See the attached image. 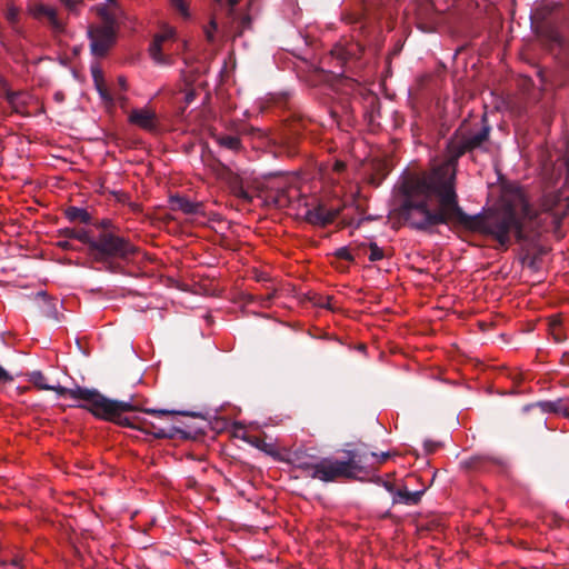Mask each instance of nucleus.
Here are the masks:
<instances>
[{"label":"nucleus","mask_w":569,"mask_h":569,"mask_svg":"<svg viewBox=\"0 0 569 569\" xmlns=\"http://www.w3.org/2000/svg\"><path fill=\"white\" fill-rule=\"evenodd\" d=\"M398 191L401 198L400 214L415 229L459 222L492 237L501 246L509 243L511 232L518 239L522 238L521 220L511 208L472 218L462 211L458 203L452 163L431 172L403 177Z\"/></svg>","instance_id":"obj_1"},{"label":"nucleus","mask_w":569,"mask_h":569,"mask_svg":"<svg viewBox=\"0 0 569 569\" xmlns=\"http://www.w3.org/2000/svg\"><path fill=\"white\" fill-rule=\"evenodd\" d=\"M110 402L117 406L112 413L96 416L97 418L108 420L120 426L136 428L157 438H171L176 432L180 431L179 427L174 425V420L178 416V412L174 410L146 409L143 412L150 418L140 416L128 418L123 417V412L136 409L130 402L114 400H110Z\"/></svg>","instance_id":"obj_2"},{"label":"nucleus","mask_w":569,"mask_h":569,"mask_svg":"<svg viewBox=\"0 0 569 569\" xmlns=\"http://www.w3.org/2000/svg\"><path fill=\"white\" fill-rule=\"evenodd\" d=\"M28 380L40 390H52L61 397L70 398L74 401L73 406L84 408L93 416L110 415L117 408L114 403L110 402V399L96 390L81 387L70 389L60 385H50L47 382L46 376L39 370L30 372Z\"/></svg>","instance_id":"obj_3"},{"label":"nucleus","mask_w":569,"mask_h":569,"mask_svg":"<svg viewBox=\"0 0 569 569\" xmlns=\"http://www.w3.org/2000/svg\"><path fill=\"white\" fill-rule=\"evenodd\" d=\"M489 131L490 128L488 126H483L477 132L468 131L465 127L459 128L447 146L449 159L441 164L433 167L429 172L439 169L446 163H452L453 170L456 171L457 159L467 151L473 150L487 141L489 138Z\"/></svg>","instance_id":"obj_4"},{"label":"nucleus","mask_w":569,"mask_h":569,"mask_svg":"<svg viewBox=\"0 0 569 569\" xmlns=\"http://www.w3.org/2000/svg\"><path fill=\"white\" fill-rule=\"evenodd\" d=\"M104 24L91 27L88 31L91 51L97 57H102L116 41L114 21L102 12Z\"/></svg>","instance_id":"obj_5"},{"label":"nucleus","mask_w":569,"mask_h":569,"mask_svg":"<svg viewBox=\"0 0 569 569\" xmlns=\"http://www.w3.org/2000/svg\"><path fill=\"white\" fill-rule=\"evenodd\" d=\"M92 249L109 257L128 258L136 252V247L128 240L111 233H104L92 242Z\"/></svg>","instance_id":"obj_6"},{"label":"nucleus","mask_w":569,"mask_h":569,"mask_svg":"<svg viewBox=\"0 0 569 569\" xmlns=\"http://www.w3.org/2000/svg\"><path fill=\"white\" fill-rule=\"evenodd\" d=\"M347 465L341 460L333 458L318 459L312 472V479H318L325 482L335 481L340 477H346L345 471Z\"/></svg>","instance_id":"obj_7"},{"label":"nucleus","mask_w":569,"mask_h":569,"mask_svg":"<svg viewBox=\"0 0 569 569\" xmlns=\"http://www.w3.org/2000/svg\"><path fill=\"white\" fill-rule=\"evenodd\" d=\"M176 29L170 26H163L154 37L149 47V54L157 63L167 62L162 54L168 49V43L176 40Z\"/></svg>","instance_id":"obj_8"},{"label":"nucleus","mask_w":569,"mask_h":569,"mask_svg":"<svg viewBox=\"0 0 569 569\" xmlns=\"http://www.w3.org/2000/svg\"><path fill=\"white\" fill-rule=\"evenodd\" d=\"M128 121L148 132L156 131L159 124L157 113L148 107L132 109L128 116Z\"/></svg>","instance_id":"obj_9"},{"label":"nucleus","mask_w":569,"mask_h":569,"mask_svg":"<svg viewBox=\"0 0 569 569\" xmlns=\"http://www.w3.org/2000/svg\"><path fill=\"white\" fill-rule=\"evenodd\" d=\"M339 213L340 208H328L323 204H318L312 209H308L305 218L311 224L323 227L331 223Z\"/></svg>","instance_id":"obj_10"},{"label":"nucleus","mask_w":569,"mask_h":569,"mask_svg":"<svg viewBox=\"0 0 569 569\" xmlns=\"http://www.w3.org/2000/svg\"><path fill=\"white\" fill-rule=\"evenodd\" d=\"M342 463L347 465V470L345 471L346 478L355 477L358 472H361L367 468H373L370 453H362L357 450L349 451L348 459L342 461Z\"/></svg>","instance_id":"obj_11"},{"label":"nucleus","mask_w":569,"mask_h":569,"mask_svg":"<svg viewBox=\"0 0 569 569\" xmlns=\"http://www.w3.org/2000/svg\"><path fill=\"white\" fill-rule=\"evenodd\" d=\"M6 98L13 111L22 116H29V107L38 101L29 91H7Z\"/></svg>","instance_id":"obj_12"},{"label":"nucleus","mask_w":569,"mask_h":569,"mask_svg":"<svg viewBox=\"0 0 569 569\" xmlns=\"http://www.w3.org/2000/svg\"><path fill=\"white\" fill-rule=\"evenodd\" d=\"M29 13L36 19L46 18L56 31L62 30V24L57 17L54 8L43 3H34L29 7Z\"/></svg>","instance_id":"obj_13"},{"label":"nucleus","mask_w":569,"mask_h":569,"mask_svg":"<svg viewBox=\"0 0 569 569\" xmlns=\"http://www.w3.org/2000/svg\"><path fill=\"white\" fill-rule=\"evenodd\" d=\"M170 206L173 210H180L187 214H197L201 212L202 206L200 202L190 201L183 197H170Z\"/></svg>","instance_id":"obj_14"},{"label":"nucleus","mask_w":569,"mask_h":569,"mask_svg":"<svg viewBox=\"0 0 569 569\" xmlns=\"http://www.w3.org/2000/svg\"><path fill=\"white\" fill-rule=\"evenodd\" d=\"M317 460V458L306 453L295 452L291 462L297 469H300L306 477L312 478Z\"/></svg>","instance_id":"obj_15"},{"label":"nucleus","mask_w":569,"mask_h":569,"mask_svg":"<svg viewBox=\"0 0 569 569\" xmlns=\"http://www.w3.org/2000/svg\"><path fill=\"white\" fill-rule=\"evenodd\" d=\"M292 188L284 189L280 183H277L276 193L267 194L266 199L272 202L278 208H286L290 206Z\"/></svg>","instance_id":"obj_16"},{"label":"nucleus","mask_w":569,"mask_h":569,"mask_svg":"<svg viewBox=\"0 0 569 569\" xmlns=\"http://www.w3.org/2000/svg\"><path fill=\"white\" fill-rule=\"evenodd\" d=\"M422 491L397 490L393 496L395 503L416 505L421 499Z\"/></svg>","instance_id":"obj_17"},{"label":"nucleus","mask_w":569,"mask_h":569,"mask_svg":"<svg viewBox=\"0 0 569 569\" xmlns=\"http://www.w3.org/2000/svg\"><path fill=\"white\" fill-rule=\"evenodd\" d=\"M537 406L547 413H559L562 416H568V408L565 405L563 400L557 399L555 401H540Z\"/></svg>","instance_id":"obj_18"},{"label":"nucleus","mask_w":569,"mask_h":569,"mask_svg":"<svg viewBox=\"0 0 569 569\" xmlns=\"http://www.w3.org/2000/svg\"><path fill=\"white\" fill-rule=\"evenodd\" d=\"M238 437H240L239 433H237ZM241 438L250 443L251 446L258 448L259 450L268 453V455H276V448L271 443H267L264 440L260 439L259 437H256V436H247V435H241Z\"/></svg>","instance_id":"obj_19"},{"label":"nucleus","mask_w":569,"mask_h":569,"mask_svg":"<svg viewBox=\"0 0 569 569\" xmlns=\"http://www.w3.org/2000/svg\"><path fill=\"white\" fill-rule=\"evenodd\" d=\"M66 216L71 221L79 220L83 223H89L91 220L89 212L87 210L78 208V207L68 208L66 210Z\"/></svg>","instance_id":"obj_20"},{"label":"nucleus","mask_w":569,"mask_h":569,"mask_svg":"<svg viewBox=\"0 0 569 569\" xmlns=\"http://www.w3.org/2000/svg\"><path fill=\"white\" fill-rule=\"evenodd\" d=\"M231 192L239 199L243 200L244 202H251L253 199V196L243 188L242 183L239 182L237 179L230 183Z\"/></svg>","instance_id":"obj_21"},{"label":"nucleus","mask_w":569,"mask_h":569,"mask_svg":"<svg viewBox=\"0 0 569 569\" xmlns=\"http://www.w3.org/2000/svg\"><path fill=\"white\" fill-rule=\"evenodd\" d=\"M66 234L69 238L77 239L83 243H88L92 248V242H96V240H92L89 232L87 230H67Z\"/></svg>","instance_id":"obj_22"},{"label":"nucleus","mask_w":569,"mask_h":569,"mask_svg":"<svg viewBox=\"0 0 569 569\" xmlns=\"http://www.w3.org/2000/svg\"><path fill=\"white\" fill-rule=\"evenodd\" d=\"M170 3L183 19L190 18L189 4L186 0H170Z\"/></svg>","instance_id":"obj_23"},{"label":"nucleus","mask_w":569,"mask_h":569,"mask_svg":"<svg viewBox=\"0 0 569 569\" xmlns=\"http://www.w3.org/2000/svg\"><path fill=\"white\" fill-rule=\"evenodd\" d=\"M219 143L230 150H238L241 146L240 139L233 136L221 137Z\"/></svg>","instance_id":"obj_24"},{"label":"nucleus","mask_w":569,"mask_h":569,"mask_svg":"<svg viewBox=\"0 0 569 569\" xmlns=\"http://www.w3.org/2000/svg\"><path fill=\"white\" fill-rule=\"evenodd\" d=\"M385 252L376 242L369 243V256L368 259L372 262L383 259Z\"/></svg>","instance_id":"obj_25"},{"label":"nucleus","mask_w":569,"mask_h":569,"mask_svg":"<svg viewBox=\"0 0 569 569\" xmlns=\"http://www.w3.org/2000/svg\"><path fill=\"white\" fill-rule=\"evenodd\" d=\"M91 74L93 79L94 87L106 83L103 71L98 64L91 66Z\"/></svg>","instance_id":"obj_26"},{"label":"nucleus","mask_w":569,"mask_h":569,"mask_svg":"<svg viewBox=\"0 0 569 569\" xmlns=\"http://www.w3.org/2000/svg\"><path fill=\"white\" fill-rule=\"evenodd\" d=\"M100 98L108 104V106H112L113 104V97L111 96V93L109 92L106 83L103 84H100V86H97L96 87Z\"/></svg>","instance_id":"obj_27"},{"label":"nucleus","mask_w":569,"mask_h":569,"mask_svg":"<svg viewBox=\"0 0 569 569\" xmlns=\"http://www.w3.org/2000/svg\"><path fill=\"white\" fill-rule=\"evenodd\" d=\"M19 13L20 11L14 4H8L6 10V18L10 23L14 24L18 22Z\"/></svg>","instance_id":"obj_28"},{"label":"nucleus","mask_w":569,"mask_h":569,"mask_svg":"<svg viewBox=\"0 0 569 569\" xmlns=\"http://www.w3.org/2000/svg\"><path fill=\"white\" fill-rule=\"evenodd\" d=\"M389 457H390L389 452H381V453L370 452L371 463H373V468H376L377 466L387 461V459Z\"/></svg>","instance_id":"obj_29"},{"label":"nucleus","mask_w":569,"mask_h":569,"mask_svg":"<svg viewBox=\"0 0 569 569\" xmlns=\"http://www.w3.org/2000/svg\"><path fill=\"white\" fill-rule=\"evenodd\" d=\"M217 31V23L214 20H211L207 27H204V34L209 42L214 40V33Z\"/></svg>","instance_id":"obj_30"},{"label":"nucleus","mask_w":569,"mask_h":569,"mask_svg":"<svg viewBox=\"0 0 569 569\" xmlns=\"http://www.w3.org/2000/svg\"><path fill=\"white\" fill-rule=\"evenodd\" d=\"M0 567L3 569H22L21 559L16 557L11 562L0 561Z\"/></svg>","instance_id":"obj_31"},{"label":"nucleus","mask_w":569,"mask_h":569,"mask_svg":"<svg viewBox=\"0 0 569 569\" xmlns=\"http://www.w3.org/2000/svg\"><path fill=\"white\" fill-rule=\"evenodd\" d=\"M559 326H560V318H558V317H551V318L549 319V327H550V329L552 330V333H553L555 339H556L557 341H560V336H559V333L557 332V329H558V327H559Z\"/></svg>","instance_id":"obj_32"},{"label":"nucleus","mask_w":569,"mask_h":569,"mask_svg":"<svg viewBox=\"0 0 569 569\" xmlns=\"http://www.w3.org/2000/svg\"><path fill=\"white\" fill-rule=\"evenodd\" d=\"M335 254H336V257L343 259V260H348V261L352 260L350 250L347 247H341V248L337 249Z\"/></svg>","instance_id":"obj_33"},{"label":"nucleus","mask_w":569,"mask_h":569,"mask_svg":"<svg viewBox=\"0 0 569 569\" xmlns=\"http://www.w3.org/2000/svg\"><path fill=\"white\" fill-rule=\"evenodd\" d=\"M118 84L123 92L128 90V82L124 76L118 77Z\"/></svg>","instance_id":"obj_34"},{"label":"nucleus","mask_w":569,"mask_h":569,"mask_svg":"<svg viewBox=\"0 0 569 569\" xmlns=\"http://www.w3.org/2000/svg\"><path fill=\"white\" fill-rule=\"evenodd\" d=\"M345 162L342 161H336L335 164H333V170L337 171V172H341L345 170Z\"/></svg>","instance_id":"obj_35"},{"label":"nucleus","mask_w":569,"mask_h":569,"mask_svg":"<svg viewBox=\"0 0 569 569\" xmlns=\"http://www.w3.org/2000/svg\"><path fill=\"white\" fill-rule=\"evenodd\" d=\"M11 380V377L8 375V372L0 367V381Z\"/></svg>","instance_id":"obj_36"},{"label":"nucleus","mask_w":569,"mask_h":569,"mask_svg":"<svg viewBox=\"0 0 569 569\" xmlns=\"http://www.w3.org/2000/svg\"><path fill=\"white\" fill-rule=\"evenodd\" d=\"M194 99V92L191 90V91H188L186 93V97H184V100H186V103H190L192 102Z\"/></svg>","instance_id":"obj_37"},{"label":"nucleus","mask_w":569,"mask_h":569,"mask_svg":"<svg viewBox=\"0 0 569 569\" xmlns=\"http://www.w3.org/2000/svg\"><path fill=\"white\" fill-rule=\"evenodd\" d=\"M385 487L387 488V490H388L389 492H391V493H392V497H393V496H395V492H396L397 490H395V489H393V487H392L391 485H388V483H385Z\"/></svg>","instance_id":"obj_38"},{"label":"nucleus","mask_w":569,"mask_h":569,"mask_svg":"<svg viewBox=\"0 0 569 569\" xmlns=\"http://www.w3.org/2000/svg\"><path fill=\"white\" fill-rule=\"evenodd\" d=\"M59 246H60L62 249H68V248H69V242H68V241H61V242H59Z\"/></svg>","instance_id":"obj_39"},{"label":"nucleus","mask_w":569,"mask_h":569,"mask_svg":"<svg viewBox=\"0 0 569 569\" xmlns=\"http://www.w3.org/2000/svg\"><path fill=\"white\" fill-rule=\"evenodd\" d=\"M231 6H236L238 3V0H229Z\"/></svg>","instance_id":"obj_40"},{"label":"nucleus","mask_w":569,"mask_h":569,"mask_svg":"<svg viewBox=\"0 0 569 569\" xmlns=\"http://www.w3.org/2000/svg\"><path fill=\"white\" fill-rule=\"evenodd\" d=\"M107 2H109V3H112V4H113V3H116V0H107Z\"/></svg>","instance_id":"obj_41"}]
</instances>
